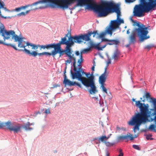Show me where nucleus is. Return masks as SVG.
<instances>
[{
  "label": "nucleus",
  "mask_w": 156,
  "mask_h": 156,
  "mask_svg": "<svg viewBox=\"0 0 156 156\" xmlns=\"http://www.w3.org/2000/svg\"><path fill=\"white\" fill-rule=\"evenodd\" d=\"M136 105L140 108V112L136 114L128 122L129 125H135L133 129L135 133L136 130H139V126L143 123L154 121L156 124V105L154 109L151 110L149 115L148 106L140 103V101H136Z\"/></svg>",
  "instance_id": "obj_1"
},
{
  "label": "nucleus",
  "mask_w": 156,
  "mask_h": 156,
  "mask_svg": "<svg viewBox=\"0 0 156 156\" xmlns=\"http://www.w3.org/2000/svg\"><path fill=\"white\" fill-rule=\"evenodd\" d=\"M74 72L71 71V73L73 79H77L81 81L82 84L87 87H90V92L91 94L95 93L96 91V87L94 81V76L93 73L92 72L90 76L88 78L83 76L85 72L83 70L82 66L77 67L75 66L73 68Z\"/></svg>",
  "instance_id": "obj_2"
},
{
  "label": "nucleus",
  "mask_w": 156,
  "mask_h": 156,
  "mask_svg": "<svg viewBox=\"0 0 156 156\" xmlns=\"http://www.w3.org/2000/svg\"><path fill=\"white\" fill-rule=\"evenodd\" d=\"M93 0H67V9L76 2L80 6L87 5L88 8L94 9L98 13V17H104L108 1H102L99 5L92 2Z\"/></svg>",
  "instance_id": "obj_3"
},
{
  "label": "nucleus",
  "mask_w": 156,
  "mask_h": 156,
  "mask_svg": "<svg viewBox=\"0 0 156 156\" xmlns=\"http://www.w3.org/2000/svg\"><path fill=\"white\" fill-rule=\"evenodd\" d=\"M140 3L136 5L134 11V16L141 17L144 16V13H147L151 10H154L156 7V0H139ZM127 3L133 2L132 0H125Z\"/></svg>",
  "instance_id": "obj_4"
},
{
  "label": "nucleus",
  "mask_w": 156,
  "mask_h": 156,
  "mask_svg": "<svg viewBox=\"0 0 156 156\" xmlns=\"http://www.w3.org/2000/svg\"><path fill=\"white\" fill-rule=\"evenodd\" d=\"M4 27L2 26V29L1 30L0 33H2V36L4 37V42H5V40L9 39L10 37L12 39L14 40V41L18 42V47L20 48H23V49L19 50V51H22L24 52V50L27 49L25 47L27 46L29 48V45H26L27 42H26L23 41V37H20L15 34V32L12 30L7 31V30H4ZM17 49V50L18 49Z\"/></svg>",
  "instance_id": "obj_5"
},
{
  "label": "nucleus",
  "mask_w": 156,
  "mask_h": 156,
  "mask_svg": "<svg viewBox=\"0 0 156 156\" xmlns=\"http://www.w3.org/2000/svg\"><path fill=\"white\" fill-rule=\"evenodd\" d=\"M36 4H39L38 9H43L50 7L55 8L58 6L63 10L67 9V0H40L36 2Z\"/></svg>",
  "instance_id": "obj_6"
},
{
  "label": "nucleus",
  "mask_w": 156,
  "mask_h": 156,
  "mask_svg": "<svg viewBox=\"0 0 156 156\" xmlns=\"http://www.w3.org/2000/svg\"><path fill=\"white\" fill-rule=\"evenodd\" d=\"M73 51H72L71 48L66 47L65 49L63 50L61 49V46H58L55 50H53V54L54 57L57 53L59 54V56L61 57L63 55L64 53L68 57V59L65 61L66 69L67 68L68 64H69L73 62V68L76 66V58L74 56Z\"/></svg>",
  "instance_id": "obj_7"
},
{
  "label": "nucleus",
  "mask_w": 156,
  "mask_h": 156,
  "mask_svg": "<svg viewBox=\"0 0 156 156\" xmlns=\"http://www.w3.org/2000/svg\"><path fill=\"white\" fill-rule=\"evenodd\" d=\"M136 25L138 27V28L135 29L134 30L139 37L141 41H143L150 38L149 36H147L148 33L147 27H146L144 25H140L138 23H136Z\"/></svg>",
  "instance_id": "obj_8"
},
{
  "label": "nucleus",
  "mask_w": 156,
  "mask_h": 156,
  "mask_svg": "<svg viewBox=\"0 0 156 156\" xmlns=\"http://www.w3.org/2000/svg\"><path fill=\"white\" fill-rule=\"evenodd\" d=\"M4 127H6L10 131H13L16 133L21 131L22 127L19 123L12 122L9 121L6 122L0 123V129Z\"/></svg>",
  "instance_id": "obj_9"
},
{
  "label": "nucleus",
  "mask_w": 156,
  "mask_h": 156,
  "mask_svg": "<svg viewBox=\"0 0 156 156\" xmlns=\"http://www.w3.org/2000/svg\"><path fill=\"white\" fill-rule=\"evenodd\" d=\"M114 12L117 13V17H120L121 13L119 5L118 4H115L112 2H108L104 17L106 16L109 13Z\"/></svg>",
  "instance_id": "obj_10"
},
{
  "label": "nucleus",
  "mask_w": 156,
  "mask_h": 156,
  "mask_svg": "<svg viewBox=\"0 0 156 156\" xmlns=\"http://www.w3.org/2000/svg\"><path fill=\"white\" fill-rule=\"evenodd\" d=\"M68 31L67 34H66L64 37L62 38L61 41L57 43L58 46H61V44H65L66 45V47H68V48H71L72 46L73 45V42L71 40L70 36L68 40H67L66 38L68 37V35L69 34L70 36H71L70 30Z\"/></svg>",
  "instance_id": "obj_11"
},
{
  "label": "nucleus",
  "mask_w": 156,
  "mask_h": 156,
  "mask_svg": "<svg viewBox=\"0 0 156 156\" xmlns=\"http://www.w3.org/2000/svg\"><path fill=\"white\" fill-rule=\"evenodd\" d=\"M108 73L107 72V67L105 68L104 73L102 74L99 77V82L101 84V87L103 92L107 93V90L105 87V82L106 81Z\"/></svg>",
  "instance_id": "obj_12"
},
{
  "label": "nucleus",
  "mask_w": 156,
  "mask_h": 156,
  "mask_svg": "<svg viewBox=\"0 0 156 156\" xmlns=\"http://www.w3.org/2000/svg\"><path fill=\"white\" fill-rule=\"evenodd\" d=\"M119 26L116 20H112L110 25L106 28L105 32L111 36L112 34L113 31H115L116 29L119 28Z\"/></svg>",
  "instance_id": "obj_13"
},
{
  "label": "nucleus",
  "mask_w": 156,
  "mask_h": 156,
  "mask_svg": "<svg viewBox=\"0 0 156 156\" xmlns=\"http://www.w3.org/2000/svg\"><path fill=\"white\" fill-rule=\"evenodd\" d=\"M65 69V70H66V68ZM66 72V71L65 70L64 73V80L63 83H65L66 85H67L70 86H77L80 88H83L82 85L81 84L76 82H73L70 81V80L67 79L66 76V74H65Z\"/></svg>",
  "instance_id": "obj_14"
},
{
  "label": "nucleus",
  "mask_w": 156,
  "mask_h": 156,
  "mask_svg": "<svg viewBox=\"0 0 156 156\" xmlns=\"http://www.w3.org/2000/svg\"><path fill=\"white\" fill-rule=\"evenodd\" d=\"M90 48H88L83 50L81 52L80 55V58L78 59L77 61L78 64L76 65V66L77 67H80V68L81 66H82V64L83 62V59L82 56V53H85L87 52L90 51Z\"/></svg>",
  "instance_id": "obj_15"
},
{
  "label": "nucleus",
  "mask_w": 156,
  "mask_h": 156,
  "mask_svg": "<svg viewBox=\"0 0 156 156\" xmlns=\"http://www.w3.org/2000/svg\"><path fill=\"white\" fill-rule=\"evenodd\" d=\"M24 51L25 53L29 55V56H32L34 57H36L37 55H38L39 56L44 55L43 52L42 53H37L35 51H33L31 52L30 51L27 49H25Z\"/></svg>",
  "instance_id": "obj_16"
},
{
  "label": "nucleus",
  "mask_w": 156,
  "mask_h": 156,
  "mask_svg": "<svg viewBox=\"0 0 156 156\" xmlns=\"http://www.w3.org/2000/svg\"><path fill=\"white\" fill-rule=\"evenodd\" d=\"M70 37L73 44L74 43L80 44L82 42L81 34L79 35L70 36Z\"/></svg>",
  "instance_id": "obj_17"
},
{
  "label": "nucleus",
  "mask_w": 156,
  "mask_h": 156,
  "mask_svg": "<svg viewBox=\"0 0 156 156\" xmlns=\"http://www.w3.org/2000/svg\"><path fill=\"white\" fill-rule=\"evenodd\" d=\"M21 126V128L24 129L26 131H31L33 129V128L30 127L31 125H34V123H30L29 122H27L26 123L24 124L23 126H22L21 125L19 124Z\"/></svg>",
  "instance_id": "obj_18"
},
{
  "label": "nucleus",
  "mask_w": 156,
  "mask_h": 156,
  "mask_svg": "<svg viewBox=\"0 0 156 156\" xmlns=\"http://www.w3.org/2000/svg\"><path fill=\"white\" fill-rule=\"evenodd\" d=\"M91 33H87L84 34H81L82 42L83 41H90V37L91 36Z\"/></svg>",
  "instance_id": "obj_19"
},
{
  "label": "nucleus",
  "mask_w": 156,
  "mask_h": 156,
  "mask_svg": "<svg viewBox=\"0 0 156 156\" xmlns=\"http://www.w3.org/2000/svg\"><path fill=\"white\" fill-rule=\"evenodd\" d=\"M129 138L130 140H133L134 137L132 135L129 133V135L127 134L125 136H119L118 137V140H127Z\"/></svg>",
  "instance_id": "obj_20"
},
{
  "label": "nucleus",
  "mask_w": 156,
  "mask_h": 156,
  "mask_svg": "<svg viewBox=\"0 0 156 156\" xmlns=\"http://www.w3.org/2000/svg\"><path fill=\"white\" fill-rule=\"evenodd\" d=\"M135 32L134 30L132 33L131 35L129 37V44H132L134 43L136 41Z\"/></svg>",
  "instance_id": "obj_21"
},
{
  "label": "nucleus",
  "mask_w": 156,
  "mask_h": 156,
  "mask_svg": "<svg viewBox=\"0 0 156 156\" xmlns=\"http://www.w3.org/2000/svg\"><path fill=\"white\" fill-rule=\"evenodd\" d=\"M36 2H35L31 4H29L28 5V7H31V9L30 10L31 11L35 10L37 9H38L37 8L40 6L39 4H36Z\"/></svg>",
  "instance_id": "obj_22"
},
{
  "label": "nucleus",
  "mask_w": 156,
  "mask_h": 156,
  "mask_svg": "<svg viewBox=\"0 0 156 156\" xmlns=\"http://www.w3.org/2000/svg\"><path fill=\"white\" fill-rule=\"evenodd\" d=\"M47 49L54 48V50H55L58 46L57 43H55L47 44Z\"/></svg>",
  "instance_id": "obj_23"
},
{
  "label": "nucleus",
  "mask_w": 156,
  "mask_h": 156,
  "mask_svg": "<svg viewBox=\"0 0 156 156\" xmlns=\"http://www.w3.org/2000/svg\"><path fill=\"white\" fill-rule=\"evenodd\" d=\"M0 44H3V45H5L7 46H10L12 47L15 50H17L15 45L7 43L5 42H4V41L2 40L1 39H0Z\"/></svg>",
  "instance_id": "obj_24"
},
{
  "label": "nucleus",
  "mask_w": 156,
  "mask_h": 156,
  "mask_svg": "<svg viewBox=\"0 0 156 156\" xmlns=\"http://www.w3.org/2000/svg\"><path fill=\"white\" fill-rule=\"evenodd\" d=\"M120 54V52L118 50H116L115 51L112 57V58L114 59V60H117Z\"/></svg>",
  "instance_id": "obj_25"
},
{
  "label": "nucleus",
  "mask_w": 156,
  "mask_h": 156,
  "mask_svg": "<svg viewBox=\"0 0 156 156\" xmlns=\"http://www.w3.org/2000/svg\"><path fill=\"white\" fill-rule=\"evenodd\" d=\"M107 45V44H105V45H103V46L100 47V43H98L97 44H94L93 45V47H94L95 48L97 49L98 50H102L103 48H104Z\"/></svg>",
  "instance_id": "obj_26"
},
{
  "label": "nucleus",
  "mask_w": 156,
  "mask_h": 156,
  "mask_svg": "<svg viewBox=\"0 0 156 156\" xmlns=\"http://www.w3.org/2000/svg\"><path fill=\"white\" fill-rule=\"evenodd\" d=\"M110 137L109 136H100L98 139V141H101L102 142L105 143L107 140H108Z\"/></svg>",
  "instance_id": "obj_27"
},
{
  "label": "nucleus",
  "mask_w": 156,
  "mask_h": 156,
  "mask_svg": "<svg viewBox=\"0 0 156 156\" xmlns=\"http://www.w3.org/2000/svg\"><path fill=\"white\" fill-rule=\"evenodd\" d=\"M108 42V43L107 44L110 45H112L113 44L117 45L119 43V41L115 40H109Z\"/></svg>",
  "instance_id": "obj_28"
},
{
  "label": "nucleus",
  "mask_w": 156,
  "mask_h": 156,
  "mask_svg": "<svg viewBox=\"0 0 156 156\" xmlns=\"http://www.w3.org/2000/svg\"><path fill=\"white\" fill-rule=\"evenodd\" d=\"M26 45H29V46H30L32 47V49L35 50L37 49L39 47V44L36 45L32 43H30L29 42H27V44Z\"/></svg>",
  "instance_id": "obj_29"
},
{
  "label": "nucleus",
  "mask_w": 156,
  "mask_h": 156,
  "mask_svg": "<svg viewBox=\"0 0 156 156\" xmlns=\"http://www.w3.org/2000/svg\"><path fill=\"white\" fill-rule=\"evenodd\" d=\"M141 91L144 94L143 98H151L150 93L146 92L145 90H141Z\"/></svg>",
  "instance_id": "obj_30"
},
{
  "label": "nucleus",
  "mask_w": 156,
  "mask_h": 156,
  "mask_svg": "<svg viewBox=\"0 0 156 156\" xmlns=\"http://www.w3.org/2000/svg\"><path fill=\"white\" fill-rule=\"evenodd\" d=\"M27 7H28V5L25 6H22L18 8H16L13 10V11H14L19 12L21 11L22 9H25Z\"/></svg>",
  "instance_id": "obj_31"
},
{
  "label": "nucleus",
  "mask_w": 156,
  "mask_h": 156,
  "mask_svg": "<svg viewBox=\"0 0 156 156\" xmlns=\"http://www.w3.org/2000/svg\"><path fill=\"white\" fill-rule=\"evenodd\" d=\"M31 10L30 9H29L28 10H27L25 12H21L20 13H19L17 14V16H25L27 14L29 13L30 11H31Z\"/></svg>",
  "instance_id": "obj_32"
},
{
  "label": "nucleus",
  "mask_w": 156,
  "mask_h": 156,
  "mask_svg": "<svg viewBox=\"0 0 156 156\" xmlns=\"http://www.w3.org/2000/svg\"><path fill=\"white\" fill-rule=\"evenodd\" d=\"M115 20L117 21L118 24L119 26L121 23H124L123 20L121 19L120 17H117V19Z\"/></svg>",
  "instance_id": "obj_33"
},
{
  "label": "nucleus",
  "mask_w": 156,
  "mask_h": 156,
  "mask_svg": "<svg viewBox=\"0 0 156 156\" xmlns=\"http://www.w3.org/2000/svg\"><path fill=\"white\" fill-rule=\"evenodd\" d=\"M96 100L99 101V103L101 106H103L104 105V101L102 98H95Z\"/></svg>",
  "instance_id": "obj_34"
},
{
  "label": "nucleus",
  "mask_w": 156,
  "mask_h": 156,
  "mask_svg": "<svg viewBox=\"0 0 156 156\" xmlns=\"http://www.w3.org/2000/svg\"><path fill=\"white\" fill-rule=\"evenodd\" d=\"M149 128L151 130H153L154 132H156V126H155L154 124L150 125L149 127Z\"/></svg>",
  "instance_id": "obj_35"
},
{
  "label": "nucleus",
  "mask_w": 156,
  "mask_h": 156,
  "mask_svg": "<svg viewBox=\"0 0 156 156\" xmlns=\"http://www.w3.org/2000/svg\"><path fill=\"white\" fill-rule=\"evenodd\" d=\"M44 55H47V56H50L51 55H52L53 57H54L53 55V51H51V53H49L48 52H43Z\"/></svg>",
  "instance_id": "obj_36"
},
{
  "label": "nucleus",
  "mask_w": 156,
  "mask_h": 156,
  "mask_svg": "<svg viewBox=\"0 0 156 156\" xmlns=\"http://www.w3.org/2000/svg\"><path fill=\"white\" fill-rule=\"evenodd\" d=\"M89 33H91V35L93 34V37H94L96 35H98L97 31H94L93 32H89Z\"/></svg>",
  "instance_id": "obj_37"
},
{
  "label": "nucleus",
  "mask_w": 156,
  "mask_h": 156,
  "mask_svg": "<svg viewBox=\"0 0 156 156\" xmlns=\"http://www.w3.org/2000/svg\"><path fill=\"white\" fill-rule=\"evenodd\" d=\"M133 147L134 149L138 150H140V149L139 147V145H133Z\"/></svg>",
  "instance_id": "obj_38"
},
{
  "label": "nucleus",
  "mask_w": 156,
  "mask_h": 156,
  "mask_svg": "<svg viewBox=\"0 0 156 156\" xmlns=\"http://www.w3.org/2000/svg\"><path fill=\"white\" fill-rule=\"evenodd\" d=\"M105 144L107 146H111L113 145V144L112 143H110L109 142H105Z\"/></svg>",
  "instance_id": "obj_39"
},
{
  "label": "nucleus",
  "mask_w": 156,
  "mask_h": 156,
  "mask_svg": "<svg viewBox=\"0 0 156 156\" xmlns=\"http://www.w3.org/2000/svg\"><path fill=\"white\" fill-rule=\"evenodd\" d=\"M39 47L41 49H45V48L47 49V44L46 45H39Z\"/></svg>",
  "instance_id": "obj_40"
},
{
  "label": "nucleus",
  "mask_w": 156,
  "mask_h": 156,
  "mask_svg": "<svg viewBox=\"0 0 156 156\" xmlns=\"http://www.w3.org/2000/svg\"><path fill=\"white\" fill-rule=\"evenodd\" d=\"M153 47V46L152 45H148L146 46L145 47V49H147L148 50H149L151 48Z\"/></svg>",
  "instance_id": "obj_41"
},
{
  "label": "nucleus",
  "mask_w": 156,
  "mask_h": 156,
  "mask_svg": "<svg viewBox=\"0 0 156 156\" xmlns=\"http://www.w3.org/2000/svg\"><path fill=\"white\" fill-rule=\"evenodd\" d=\"M105 34L104 33H101L99 34L98 37L100 38H102L104 37Z\"/></svg>",
  "instance_id": "obj_42"
},
{
  "label": "nucleus",
  "mask_w": 156,
  "mask_h": 156,
  "mask_svg": "<svg viewBox=\"0 0 156 156\" xmlns=\"http://www.w3.org/2000/svg\"><path fill=\"white\" fill-rule=\"evenodd\" d=\"M152 136V135H151V134H149V135H146V138L147 139V140H152V139H151L150 138V137Z\"/></svg>",
  "instance_id": "obj_43"
},
{
  "label": "nucleus",
  "mask_w": 156,
  "mask_h": 156,
  "mask_svg": "<svg viewBox=\"0 0 156 156\" xmlns=\"http://www.w3.org/2000/svg\"><path fill=\"white\" fill-rule=\"evenodd\" d=\"M58 87H60V85H59V84H55L53 85V87H51V88H56Z\"/></svg>",
  "instance_id": "obj_44"
},
{
  "label": "nucleus",
  "mask_w": 156,
  "mask_h": 156,
  "mask_svg": "<svg viewBox=\"0 0 156 156\" xmlns=\"http://www.w3.org/2000/svg\"><path fill=\"white\" fill-rule=\"evenodd\" d=\"M44 112L46 114H50L51 113L49 108L46 109Z\"/></svg>",
  "instance_id": "obj_45"
},
{
  "label": "nucleus",
  "mask_w": 156,
  "mask_h": 156,
  "mask_svg": "<svg viewBox=\"0 0 156 156\" xmlns=\"http://www.w3.org/2000/svg\"><path fill=\"white\" fill-rule=\"evenodd\" d=\"M111 59L109 58L108 59V62H107V66H108V65L109 64H111Z\"/></svg>",
  "instance_id": "obj_46"
},
{
  "label": "nucleus",
  "mask_w": 156,
  "mask_h": 156,
  "mask_svg": "<svg viewBox=\"0 0 156 156\" xmlns=\"http://www.w3.org/2000/svg\"><path fill=\"white\" fill-rule=\"evenodd\" d=\"M106 94L108 95V96L110 98H111L112 97V94L110 92H107V93Z\"/></svg>",
  "instance_id": "obj_47"
},
{
  "label": "nucleus",
  "mask_w": 156,
  "mask_h": 156,
  "mask_svg": "<svg viewBox=\"0 0 156 156\" xmlns=\"http://www.w3.org/2000/svg\"><path fill=\"white\" fill-rule=\"evenodd\" d=\"M75 54L77 56L79 55H80V53L79 51H76L75 52Z\"/></svg>",
  "instance_id": "obj_48"
},
{
  "label": "nucleus",
  "mask_w": 156,
  "mask_h": 156,
  "mask_svg": "<svg viewBox=\"0 0 156 156\" xmlns=\"http://www.w3.org/2000/svg\"><path fill=\"white\" fill-rule=\"evenodd\" d=\"M108 39H106V38H102V41H108Z\"/></svg>",
  "instance_id": "obj_49"
},
{
  "label": "nucleus",
  "mask_w": 156,
  "mask_h": 156,
  "mask_svg": "<svg viewBox=\"0 0 156 156\" xmlns=\"http://www.w3.org/2000/svg\"><path fill=\"white\" fill-rule=\"evenodd\" d=\"M0 16H1V17L2 18H4L5 19H7V16H4L2 15L1 14V15H0Z\"/></svg>",
  "instance_id": "obj_50"
},
{
  "label": "nucleus",
  "mask_w": 156,
  "mask_h": 156,
  "mask_svg": "<svg viewBox=\"0 0 156 156\" xmlns=\"http://www.w3.org/2000/svg\"><path fill=\"white\" fill-rule=\"evenodd\" d=\"M85 73H84V74H85L86 75V76L88 78V75H90V73H86L85 72Z\"/></svg>",
  "instance_id": "obj_51"
},
{
  "label": "nucleus",
  "mask_w": 156,
  "mask_h": 156,
  "mask_svg": "<svg viewBox=\"0 0 156 156\" xmlns=\"http://www.w3.org/2000/svg\"><path fill=\"white\" fill-rule=\"evenodd\" d=\"M129 30H130V29H128V30L127 31V32H126V33H127V34H130V31H129Z\"/></svg>",
  "instance_id": "obj_52"
},
{
  "label": "nucleus",
  "mask_w": 156,
  "mask_h": 156,
  "mask_svg": "<svg viewBox=\"0 0 156 156\" xmlns=\"http://www.w3.org/2000/svg\"><path fill=\"white\" fill-rule=\"evenodd\" d=\"M123 153H121L119 154L118 155V156H123Z\"/></svg>",
  "instance_id": "obj_53"
},
{
  "label": "nucleus",
  "mask_w": 156,
  "mask_h": 156,
  "mask_svg": "<svg viewBox=\"0 0 156 156\" xmlns=\"http://www.w3.org/2000/svg\"><path fill=\"white\" fill-rule=\"evenodd\" d=\"M119 152L120 154L121 153H123L122 152V150L121 149H119Z\"/></svg>",
  "instance_id": "obj_54"
},
{
  "label": "nucleus",
  "mask_w": 156,
  "mask_h": 156,
  "mask_svg": "<svg viewBox=\"0 0 156 156\" xmlns=\"http://www.w3.org/2000/svg\"><path fill=\"white\" fill-rule=\"evenodd\" d=\"M94 66L95 65H94L92 67V70L93 71H94Z\"/></svg>",
  "instance_id": "obj_55"
},
{
  "label": "nucleus",
  "mask_w": 156,
  "mask_h": 156,
  "mask_svg": "<svg viewBox=\"0 0 156 156\" xmlns=\"http://www.w3.org/2000/svg\"><path fill=\"white\" fill-rule=\"evenodd\" d=\"M12 17V16H7V19H11Z\"/></svg>",
  "instance_id": "obj_56"
},
{
  "label": "nucleus",
  "mask_w": 156,
  "mask_h": 156,
  "mask_svg": "<svg viewBox=\"0 0 156 156\" xmlns=\"http://www.w3.org/2000/svg\"><path fill=\"white\" fill-rule=\"evenodd\" d=\"M106 156H109V155L108 153L107 152L106 154Z\"/></svg>",
  "instance_id": "obj_57"
},
{
  "label": "nucleus",
  "mask_w": 156,
  "mask_h": 156,
  "mask_svg": "<svg viewBox=\"0 0 156 156\" xmlns=\"http://www.w3.org/2000/svg\"><path fill=\"white\" fill-rule=\"evenodd\" d=\"M135 99H134V98H133V99H132V101H135L136 102V101H135Z\"/></svg>",
  "instance_id": "obj_58"
},
{
  "label": "nucleus",
  "mask_w": 156,
  "mask_h": 156,
  "mask_svg": "<svg viewBox=\"0 0 156 156\" xmlns=\"http://www.w3.org/2000/svg\"><path fill=\"white\" fill-rule=\"evenodd\" d=\"M150 98L151 99H152L153 98Z\"/></svg>",
  "instance_id": "obj_59"
},
{
  "label": "nucleus",
  "mask_w": 156,
  "mask_h": 156,
  "mask_svg": "<svg viewBox=\"0 0 156 156\" xmlns=\"http://www.w3.org/2000/svg\"><path fill=\"white\" fill-rule=\"evenodd\" d=\"M104 109H103V111H104Z\"/></svg>",
  "instance_id": "obj_60"
}]
</instances>
